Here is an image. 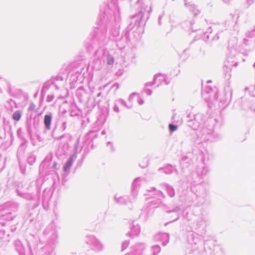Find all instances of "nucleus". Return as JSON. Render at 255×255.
<instances>
[{
  "instance_id": "412c9836",
  "label": "nucleus",
  "mask_w": 255,
  "mask_h": 255,
  "mask_svg": "<svg viewBox=\"0 0 255 255\" xmlns=\"http://www.w3.org/2000/svg\"><path fill=\"white\" fill-rule=\"evenodd\" d=\"M194 20L192 17L188 20H185L181 22V26L183 29L188 31H195L196 29H194L193 27Z\"/></svg>"
},
{
  "instance_id": "473e14b6",
  "label": "nucleus",
  "mask_w": 255,
  "mask_h": 255,
  "mask_svg": "<svg viewBox=\"0 0 255 255\" xmlns=\"http://www.w3.org/2000/svg\"><path fill=\"white\" fill-rule=\"evenodd\" d=\"M54 83V80L53 79H50L46 82H45L42 87L41 90V96L42 97H44L45 96L46 92L49 90L50 87L53 85V84Z\"/></svg>"
},
{
  "instance_id": "37998d69",
  "label": "nucleus",
  "mask_w": 255,
  "mask_h": 255,
  "mask_svg": "<svg viewBox=\"0 0 255 255\" xmlns=\"http://www.w3.org/2000/svg\"><path fill=\"white\" fill-rule=\"evenodd\" d=\"M21 111L20 110H17L13 113L12 116V119L15 121H19L21 117Z\"/></svg>"
},
{
  "instance_id": "a19ab883",
  "label": "nucleus",
  "mask_w": 255,
  "mask_h": 255,
  "mask_svg": "<svg viewBox=\"0 0 255 255\" xmlns=\"http://www.w3.org/2000/svg\"><path fill=\"white\" fill-rule=\"evenodd\" d=\"M164 75L161 74L155 75L154 76V81H156V83H157V87H159L160 85L163 83V80H164Z\"/></svg>"
},
{
  "instance_id": "6e6d98bb",
  "label": "nucleus",
  "mask_w": 255,
  "mask_h": 255,
  "mask_svg": "<svg viewBox=\"0 0 255 255\" xmlns=\"http://www.w3.org/2000/svg\"><path fill=\"white\" fill-rule=\"evenodd\" d=\"M226 67V70H224V71L226 72L225 73V77L228 78V79H229L230 77H231V74L230 73V71H231V67H230V66L228 67V66H226V65H225Z\"/></svg>"
},
{
  "instance_id": "79ce46f5",
  "label": "nucleus",
  "mask_w": 255,
  "mask_h": 255,
  "mask_svg": "<svg viewBox=\"0 0 255 255\" xmlns=\"http://www.w3.org/2000/svg\"><path fill=\"white\" fill-rule=\"evenodd\" d=\"M69 112L71 117H79L80 114V111L76 107H71Z\"/></svg>"
},
{
  "instance_id": "aec40b11",
  "label": "nucleus",
  "mask_w": 255,
  "mask_h": 255,
  "mask_svg": "<svg viewBox=\"0 0 255 255\" xmlns=\"http://www.w3.org/2000/svg\"><path fill=\"white\" fill-rule=\"evenodd\" d=\"M53 118V115L51 112L47 113L43 118V125H44V132L46 133L51 129V123Z\"/></svg>"
},
{
  "instance_id": "f704fd0d",
  "label": "nucleus",
  "mask_w": 255,
  "mask_h": 255,
  "mask_svg": "<svg viewBox=\"0 0 255 255\" xmlns=\"http://www.w3.org/2000/svg\"><path fill=\"white\" fill-rule=\"evenodd\" d=\"M30 203L29 204V208H31V209H29L27 211V213L25 214L24 216V219L25 221H29L30 222H32V221L34 219L33 217V210L35 209L32 208V206L31 205L32 202L31 201H30ZM36 207H35L36 208Z\"/></svg>"
},
{
  "instance_id": "a211bd4d",
  "label": "nucleus",
  "mask_w": 255,
  "mask_h": 255,
  "mask_svg": "<svg viewBox=\"0 0 255 255\" xmlns=\"http://www.w3.org/2000/svg\"><path fill=\"white\" fill-rule=\"evenodd\" d=\"M59 168V166L58 165L56 161H54L52 163L51 167L50 168L51 169L50 171L52 172L51 173L52 178L53 180L52 186L54 187H56L57 184L59 182V176L58 173L56 172V170Z\"/></svg>"
},
{
  "instance_id": "bf43d9fd",
  "label": "nucleus",
  "mask_w": 255,
  "mask_h": 255,
  "mask_svg": "<svg viewBox=\"0 0 255 255\" xmlns=\"http://www.w3.org/2000/svg\"><path fill=\"white\" fill-rule=\"evenodd\" d=\"M129 241H125L122 245V251L125 250L129 245Z\"/></svg>"
},
{
  "instance_id": "7ed1b4c3",
  "label": "nucleus",
  "mask_w": 255,
  "mask_h": 255,
  "mask_svg": "<svg viewBox=\"0 0 255 255\" xmlns=\"http://www.w3.org/2000/svg\"><path fill=\"white\" fill-rule=\"evenodd\" d=\"M186 174L181 179V183L187 187L190 185L192 192L195 195L196 199L192 202V205L196 206L208 205L210 203V190L209 185L201 182L202 179L196 172H191L190 169L186 171Z\"/></svg>"
},
{
  "instance_id": "393cba45",
  "label": "nucleus",
  "mask_w": 255,
  "mask_h": 255,
  "mask_svg": "<svg viewBox=\"0 0 255 255\" xmlns=\"http://www.w3.org/2000/svg\"><path fill=\"white\" fill-rule=\"evenodd\" d=\"M52 159V155L50 154L48 155L42 161L39 166V173L43 174L44 172V168L49 167Z\"/></svg>"
},
{
  "instance_id": "338daca9",
  "label": "nucleus",
  "mask_w": 255,
  "mask_h": 255,
  "mask_svg": "<svg viewBox=\"0 0 255 255\" xmlns=\"http://www.w3.org/2000/svg\"><path fill=\"white\" fill-rule=\"evenodd\" d=\"M250 42L251 40L249 39L245 38L244 39L243 44L245 46L248 45L250 44Z\"/></svg>"
},
{
  "instance_id": "c756f323",
  "label": "nucleus",
  "mask_w": 255,
  "mask_h": 255,
  "mask_svg": "<svg viewBox=\"0 0 255 255\" xmlns=\"http://www.w3.org/2000/svg\"><path fill=\"white\" fill-rule=\"evenodd\" d=\"M166 212L167 213H173V216L174 218V219L172 221H175L179 219L180 215L182 214V210L181 209L180 206H176L175 207L166 210Z\"/></svg>"
},
{
  "instance_id": "ddd939ff",
  "label": "nucleus",
  "mask_w": 255,
  "mask_h": 255,
  "mask_svg": "<svg viewBox=\"0 0 255 255\" xmlns=\"http://www.w3.org/2000/svg\"><path fill=\"white\" fill-rule=\"evenodd\" d=\"M140 177L136 178L133 181L131 185V193L129 196V201L131 203L134 202L137 196L138 189L139 188L140 185Z\"/></svg>"
},
{
  "instance_id": "5701e85b",
  "label": "nucleus",
  "mask_w": 255,
  "mask_h": 255,
  "mask_svg": "<svg viewBox=\"0 0 255 255\" xmlns=\"http://www.w3.org/2000/svg\"><path fill=\"white\" fill-rule=\"evenodd\" d=\"M144 247V244L142 243L136 244L133 247L132 251L126 255H141Z\"/></svg>"
},
{
  "instance_id": "9b49d317",
  "label": "nucleus",
  "mask_w": 255,
  "mask_h": 255,
  "mask_svg": "<svg viewBox=\"0 0 255 255\" xmlns=\"http://www.w3.org/2000/svg\"><path fill=\"white\" fill-rule=\"evenodd\" d=\"M19 204L17 203L14 202H8L0 206V212H3L1 213V215H3V214H10L11 212H15L18 208Z\"/></svg>"
},
{
  "instance_id": "dca6fc26",
  "label": "nucleus",
  "mask_w": 255,
  "mask_h": 255,
  "mask_svg": "<svg viewBox=\"0 0 255 255\" xmlns=\"http://www.w3.org/2000/svg\"><path fill=\"white\" fill-rule=\"evenodd\" d=\"M39 239L33 235L30 236L27 240V245L29 251L32 253V251H36L40 246L38 243Z\"/></svg>"
},
{
  "instance_id": "c9c22d12",
  "label": "nucleus",
  "mask_w": 255,
  "mask_h": 255,
  "mask_svg": "<svg viewBox=\"0 0 255 255\" xmlns=\"http://www.w3.org/2000/svg\"><path fill=\"white\" fill-rule=\"evenodd\" d=\"M162 185L163 187L165 188L166 193H167L168 196L171 198L174 197L175 193L174 189L173 187V186L167 183H163Z\"/></svg>"
},
{
  "instance_id": "69168bd1",
  "label": "nucleus",
  "mask_w": 255,
  "mask_h": 255,
  "mask_svg": "<svg viewBox=\"0 0 255 255\" xmlns=\"http://www.w3.org/2000/svg\"><path fill=\"white\" fill-rule=\"evenodd\" d=\"M143 91L146 93V94L148 96H150L152 94V92L151 90L147 89L146 88H145V89L143 90Z\"/></svg>"
},
{
  "instance_id": "72a5a7b5",
  "label": "nucleus",
  "mask_w": 255,
  "mask_h": 255,
  "mask_svg": "<svg viewBox=\"0 0 255 255\" xmlns=\"http://www.w3.org/2000/svg\"><path fill=\"white\" fill-rule=\"evenodd\" d=\"M76 156L72 155L67 160L63 166V171L65 172H68L73 164L74 160L76 159Z\"/></svg>"
},
{
  "instance_id": "7c9ffc66",
  "label": "nucleus",
  "mask_w": 255,
  "mask_h": 255,
  "mask_svg": "<svg viewBox=\"0 0 255 255\" xmlns=\"http://www.w3.org/2000/svg\"><path fill=\"white\" fill-rule=\"evenodd\" d=\"M159 171H163L164 173L166 174H170L175 171L176 174H178V172L175 167H173L171 164H168L166 166L160 167L158 169Z\"/></svg>"
},
{
  "instance_id": "13d9d810",
  "label": "nucleus",
  "mask_w": 255,
  "mask_h": 255,
  "mask_svg": "<svg viewBox=\"0 0 255 255\" xmlns=\"http://www.w3.org/2000/svg\"><path fill=\"white\" fill-rule=\"evenodd\" d=\"M254 1L255 0H246L244 3L245 7L248 8L250 5L254 3Z\"/></svg>"
},
{
  "instance_id": "20e7f679",
  "label": "nucleus",
  "mask_w": 255,
  "mask_h": 255,
  "mask_svg": "<svg viewBox=\"0 0 255 255\" xmlns=\"http://www.w3.org/2000/svg\"><path fill=\"white\" fill-rule=\"evenodd\" d=\"M42 182L43 179L41 178L31 182L26 189L27 192L23 190L24 185L22 182H15L17 195L25 200L31 201L33 208L37 207L40 202V192Z\"/></svg>"
},
{
  "instance_id": "8fccbe9b",
  "label": "nucleus",
  "mask_w": 255,
  "mask_h": 255,
  "mask_svg": "<svg viewBox=\"0 0 255 255\" xmlns=\"http://www.w3.org/2000/svg\"><path fill=\"white\" fill-rule=\"evenodd\" d=\"M172 120L173 123L177 125H181L182 123V119H180L179 117H177L176 114H173L172 117Z\"/></svg>"
},
{
  "instance_id": "f8f14e48",
  "label": "nucleus",
  "mask_w": 255,
  "mask_h": 255,
  "mask_svg": "<svg viewBox=\"0 0 255 255\" xmlns=\"http://www.w3.org/2000/svg\"><path fill=\"white\" fill-rule=\"evenodd\" d=\"M232 96V91L229 88L226 89L223 93L220 95L219 106L226 107L230 103Z\"/></svg>"
},
{
  "instance_id": "de8ad7c7",
  "label": "nucleus",
  "mask_w": 255,
  "mask_h": 255,
  "mask_svg": "<svg viewBox=\"0 0 255 255\" xmlns=\"http://www.w3.org/2000/svg\"><path fill=\"white\" fill-rule=\"evenodd\" d=\"M101 92H99L97 94L96 97H95L94 99V103L91 104V107H95L96 105H99V103L101 101Z\"/></svg>"
},
{
  "instance_id": "58836bf2",
  "label": "nucleus",
  "mask_w": 255,
  "mask_h": 255,
  "mask_svg": "<svg viewBox=\"0 0 255 255\" xmlns=\"http://www.w3.org/2000/svg\"><path fill=\"white\" fill-rule=\"evenodd\" d=\"M97 136V131L95 130H91L85 136L86 140L92 141Z\"/></svg>"
},
{
  "instance_id": "e433bc0d",
  "label": "nucleus",
  "mask_w": 255,
  "mask_h": 255,
  "mask_svg": "<svg viewBox=\"0 0 255 255\" xmlns=\"http://www.w3.org/2000/svg\"><path fill=\"white\" fill-rule=\"evenodd\" d=\"M14 244L16 250L19 253V254H23L24 251V247L22 244L21 243V242L19 240L17 239L14 241Z\"/></svg>"
},
{
  "instance_id": "a18cd8bd",
  "label": "nucleus",
  "mask_w": 255,
  "mask_h": 255,
  "mask_svg": "<svg viewBox=\"0 0 255 255\" xmlns=\"http://www.w3.org/2000/svg\"><path fill=\"white\" fill-rule=\"evenodd\" d=\"M115 102L117 103V104L120 106H124L128 109H129L131 107V105H128L127 104L126 102L123 99H118L115 101Z\"/></svg>"
},
{
  "instance_id": "4c0bfd02",
  "label": "nucleus",
  "mask_w": 255,
  "mask_h": 255,
  "mask_svg": "<svg viewBox=\"0 0 255 255\" xmlns=\"http://www.w3.org/2000/svg\"><path fill=\"white\" fill-rule=\"evenodd\" d=\"M51 197V194L49 189H45L43 191L42 197V204L44 202H48Z\"/></svg>"
},
{
  "instance_id": "6ab92c4d",
  "label": "nucleus",
  "mask_w": 255,
  "mask_h": 255,
  "mask_svg": "<svg viewBox=\"0 0 255 255\" xmlns=\"http://www.w3.org/2000/svg\"><path fill=\"white\" fill-rule=\"evenodd\" d=\"M154 240L156 242L161 243L162 246H166L169 242V235L166 233H159L154 236Z\"/></svg>"
},
{
  "instance_id": "774afa93",
  "label": "nucleus",
  "mask_w": 255,
  "mask_h": 255,
  "mask_svg": "<svg viewBox=\"0 0 255 255\" xmlns=\"http://www.w3.org/2000/svg\"><path fill=\"white\" fill-rule=\"evenodd\" d=\"M29 138H30V142H31V144L34 146L36 144V143L32 135L29 136Z\"/></svg>"
},
{
  "instance_id": "e2e57ef3",
  "label": "nucleus",
  "mask_w": 255,
  "mask_h": 255,
  "mask_svg": "<svg viewBox=\"0 0 255 255\" xmlns=\"http://www.w3.org/2000/svg\"><path fill=\"white\" fill-rule=\"evenodd\" d=\"M155 83L156 81H154V78H153V80L152 82H147L145 84V88H147L148 87L152 86Z\"/></svg>"
},
{
  "instance_id": "4d7b16f0",
  "label": "nucleus",
  "mask_w": 255,
  "mask_h": 255,
  "mask_svg": "<svg viewBox=\"0 0 255 255\" xmlns=\"http://www.w3.org/2000/svg\"><path fill=\"white\" fill-rule=\"evenodd\" d=\"M67 128V123L66 121H63L60 128L59 129L61 132L64 131Z\"/></svg>"
},
{
  "instance_id": "2eb2a0df",
  "label": "nucleus",
  "mask_w": 255,
  "mask_h": 255,
  "mask_svg": "<svg viewBox=\"0 0 255 255\" xmlns=\"http://www.w3.org/2000/svg\"><path fill=\"white\" fill-rule=\"evenodd\" d=\"M148 204V206L143 207L141 210L139 218L143 221H146L147 219L151 214V209L157 207L153 205V201H150Z\"/></svg>"
},
{
  "instance_id": "1a4fd4ad",
  "label": "nucleus",
  "mask_w": 255,
  "mask_h": 255,
  "mask_svg": "<svg viewBox=\"0 0 255 255\" xmlns=\"http://www.w3.org/2000/svg\"><path fill=\"white\" fill-rule=\"evenodd\" d=\"M90 92H91V90L89 89L86 90L83 87H80L77 89L75 93L76 97L79 102L86 105L88 107H91V105H90L89 102Z\"/></svg>"
},
{
  "instance_id": "6e6552de",
  "label": "nucleus",
  "mask_w": 255,
  "mask_h": 255,
  "mask_svg": "<svg viewBox=\"0 0 255 255\" xmlns=\"http://www.w3.org/2000/svg\"><path fill=\"white\" fill-rule=\"evenodd\" d=\"M145 195L149 196V199H155V200L153 201V205L158 207V206L161 203L162 200L165 198V196L164 193L160 190H157L155 187H149L147 189Z\"/></svg>"
},
{
  "instance_id": "f257e3e1",
  "label": "nucleus",
  "mask_w": 255,
  "mask_h": 255,
  "mask_svg": "<svg viewBox=\"0 0 255 255\" xmlns=\"http://www.w3.org/2000/svg\"><path fill=\"white\" fill-rule=\"evenodd\" d=\"M151 11V7L141 5L139 11L130 17V21L125 31L120 34L121 18L117 0H112L104 3L101 7L98 17V26L94 28L90 39L85 41V47L89 53H93L96 60H94V68H101L102 61L99 59L98 53L100 48L107 44L109 40L114 41L117 47L121 50L124 49L129 42V32L132 31L133 37L139 40L144 32V26Z\"/></svg>"
},
{
  "instance_id": "0e129e2a",
  "label": "nucleus",
  "mask_w": 255,
  "mask_h": 255,
  "mask_svg": "<svg viewBox=\"0 0 255 255\" xmlns=\"http://www.w3.org/2000/svg\"><path fill=\"white\" fill-rule=\"evenodd\" d=\"M54 96L53 94L48 95L47 96L46 101L47 102H51L53 101Z\"/></svg>"
},
{
  "instance_id": "a878e982",
  "label": "nucleus",
  "mask_w": 255,
  "mask_h": 255,
  "mask_svg": "<svg viewBox=\"0 0 255 255\" xmlns=\"http://www.w3.org/2000/svg\"><path fill=\"white\" fill-rule=\"evenodd\" d=\"M114 201L116 204L120 205H127L128 203H131L129 201V196H118L116 195L114 198Z\"/></svg>"
},
{
  "instance_id": "39448f33",
  "label": "nucleus",
  "mask_w": 255,
  "mask_h": 255,
  "mask_svg": "<svg viewBox=\"0 0 255 255\" xmlns=\"http://www.w3.org/2000/svg\"><path fill=\"white\" fill-rule=\"evenodd\" d=\"M43 235L47 239L46 244L44 246L40 244L36 252L37 255H55L52 253L58 243L57 231L51 224L44 229Z\"/></svg>"
},
{
  "instance_id": "c85d7f7f",
  "label": "nucleus",
  "mask_w": 255,
  "mask_h": 255,
  "mask_svg": "<svg viewBox=\"0 0 255 255\" xmlns=\"http://www.w3.org/2000/svg\"><path fill=\"white\" fill-rule=\"evenodd\" d=\"M234 15L232 14H231L229 17L225 21L224 23H222V24H216L217 25H220L221 26H219V28L221 30H223L222 28L223 27L225 28V30H227L228 28H229L230 26H232L233 25L234 23L236 22V21H234Z\"/></svg>"
},
{
  "instance_id": "052dcab7",
  "label": "nucleus",
  "mask_w": 255,
  "mask_h": 255,
  "mask_svg": "<svg viewBox=\"0 0 255 255\" xmlns=\"http://www.w3.org/2000/svg\"><path fill=\"white\" fill-rule=\"evenodd\" d=\"M51 79H54L56 82L57 83L58 81H63L64 78L61 75H57L55 77H52Z\"/></svg>"
},
{
  "instance_id": "603ef678",
  "label": "nucleus",
  "mask_w": 255,
  "mask_h": 255,
  "mask_svg": "<svg viewBox=\"0 0 255 255\" xmlns=\"http://www.w3.org/2000/svg\"><path fill=\"white\" fill-rule=\"evenodd\" d=\"M26 131L29 136L32 135V125L30 122H27L26 125Z\"/></svg>"
},
{
  "instance_id": "f03ea898",
  "label": "nucleus",
  "mask_w": 255,
  "mask_h": 255,
  "mask_svg": "<svg viewBox=\"0 0 255 255\" xmlns=\"http://www.w3.org/2000/svg\"><path fill=\"white\" fill-rule=\"evenodd\" d=\"M185 121L187 126L193 129L191 138L195 144L209 141L216 142L222 139V135L213 131L216 119H208L202 114L196 115L187 113Z\"/></svg>"
},
{
  "instance_id": "2f4dec72",
  "label": "nucleus",
  "mask_w": 255,
  "mask_h": 255,
  "mask_svg": "<svg viewBox=\"0 0 255 255\" xmlns=\"http://www.w3.org/2000/svg\"><path fill=\"white\" fill-rule=\"evenodd\" d=\"M191 160L187 156H183L180 161V165L182 167V171L183 173H185L186 168L190 166Z\"/></svg>"
},
{
  "instance_id": "cd10ccee",
  "label": "nucleus",
  "mask_w": 255,
  "mask_h": 255,
  "mask_svg": "<svg viewBox=\"0 0 255 255\" xmlns=\"http://www.w3.org/2000/svg\"><path fill=\"white\" fill-rule=\"evenodd\" d=\"M3 90H6L10 94L11 92L10 84L6 79L0 78V93H2Z\"/></svg>"
},
{
  "instance_id": "680f3d73",
  "label": "nucleus",
  "mask_w": 255,
  "mask_h": 255,
  "mask_svg": "<svg viewBox=\"0 0 255 255\" xmlns=\"http://www.w3.org/2000/svg\"><path fill=\"white\" fill-rule=\"evenodd\" d=\"M120 106L117 104V103L115 101L114 106L113 107V110L115 112L119 113L120 112L119 109Z\"/></svg>"
},
{
  "instance_id": "49530a36",
  "label": "nucleus",
  "mask_w": 255,
  "mask_h": 255,
  "mask_svg": "<svg viewBox=\"0 0 255 255\" xmlns=\"http://www.w3.org/2000/svg\"><path fill=\"white\" fill-rule=\"evenodd\" d=\"M160 250L161 248L159 245H154L152 247L151 252L152 255H157L160 253Z\"/></svg>"
},
{
  "instance_id": "423d86ee",
  "label": "nucleus",
  "mask_w": 255,
  "mask_h": 255,
  "mask_svg": "<svg viewBox=\"0 0 255 255\" xmlns=\"http://www.w3.org/2000/svg\"><path fill=\"white\" fill-rule=\"evenodd\" d=\"M220 25L214 23L207 30L201 35V38L208 44H212L216 42L222 36L223 30L219 28Z\"/></svg>"
},
{
  "instance_id": "864d4df0",
  "label": "nucleus",
  "mask_w": 255,
  "mask_h": 255,
  "mask_svg": "<svg viewBox=\"0 0 255 255\" xmlns=\"http://www.w3.org/2000/svg\"><path fill=\"white\" fill-rule=\"evenodd\" d=\"M114 58L111 55H108L107 56V62L109 65H113L114 63Z\"/></svg>"
},
{
  "instance_id": "f3484780",
  "label": "nucleus",
  "mask_w": 255,
  "mask_h": 255,
  "mask_svg": "<svg viewBox=\"0 0 255 255\" xmlns=\"http://www.w3.org/2000/svg\"><path fill=\"white\" fill-rule=\"evenodd\" d=\"M207 221V219L203 216L200 217L197 220L196 222L195 230L198 233L201 234H205Z\"/></svg>"
},
{
  "instance_id": "ea45409f",
  "label": "nucleus",
  "mask_w": 255,
  "mask_h": 255,
  "mask_svg": "<svg viewBox=\"0 0 255 255\" xmlns=\"http://www.w3.org/2000/svg\"><path fill=\"white\" fill-rule=\"evenodd\" d=\"M185 5H187L189 11L193 13V15L196 16L200 12L199 10L197 8L196 6L194 4L187 5L185 3Z\"/></svg>"
},
{
  "instance_id": "09e8293b",
  "label": "nucleus",
  "mask_w": 255,
  "mask_h": 255,
  "mask_svg": "<svg viewBox=\"0 0 255 255\" xmlns=\"http://www.w3.org/2000/svg\"><path fill=\"white\" fill-rule=\"evenodd\" d=\"M82 149V147L79 145V138H77L74 146V150L75 153H80Z\"/></svg>"
},
{
  "instance_id": "5fc2aeb1",
  "label": "nucleus",
  "mask_w": 255,
  "mask_h": 255,
  "mask_svg": "<svg viewBox=\"0 0 255 255\" xmlns=\"http://www.w3.org/2000/svg\"><path fill=\"white\" fill-rule=\"evenodd\" d=\"M17 135L18 137L20 138L23 140L26 141V140L22 135V129L21 128H19L17 130Z\"/></svg>"
},
{
  "instance_id": "3c124183",
  "label": "nucleus",
  "mask_w": 255,
  "mask_h": 255,
  "mask_svg": "<svg viewBox=\"0 0 255 255\" xmlns=\"http://www.w3.org/2000/svg\"><path fill=\"white\" fill-rule=\"evenodd\" d=\"M178 125L173 123L169 124L168 125V128L170 132L171 133L176 131L178 129Z\"/></svg>"
},
{
  "instance_id": "4be33fe9",
  "label": "nucleus",
  "mask_w": 255,
  "mask_h": 255,
  "mask_svg": "<svg viewBox=\"0 0 255 255\" xmlns=\"http://www.w3.org/2000/svg\"><path fill=\"white\" fill-rule=\"evenodd\" d=\"M202 160L203 161L202 165L198 166V167L196 169V172L197 173L198 175H199L202 178L204 176L206 175L209 172V169L208 167L206 166L204 163V158H203Z\"/></svg>"
},
{
  "instance_id": "0eeeda50",
  "label": "nucleus",
  "mask_w": 255,
  "mask_h": 255,
  "mask_svg": "<svg viewBox=\"0 0 255 255\" xmlns=\"http://www.w3.org/2000/svg\"><path fill=\"white\" fill-rule=\"evenodd\" d=\"M202 97L206 102L209 108H212V103L218 101V90L216 88H212L206 86L202 91Z\"/></svg>"
},
{
  "instance_id": "c03bdc74",
  "label": "nucleus",
  "mask_w": 255,
  "mask_h": 255,
  "mask_svg": "<svg viewBox=\"0 0 255 255\" xmlns=\"http://www.w3.org/2000/svg\"><path fill=\"white\" fill-rule=\"evenodd\" d=\"M36 159V156L31 153L29 154V155L27 157V162L30 165H32L35 163Z\"/></svg>"
},
{
  "instance_id": "4468645a",
  "label": "nucleus",
  "mask_w": 255,
  "mask_h": 255,
  "mask_svg": "<svg viewBox=\"0 0 255 255\" xmlns=\"http://www.w3.org/2000/svg\"><path fill=\"white\" fill-rule=\"evenodd\" d=\"M61 132L58 129L57 123L54 124L53 128L51 133V136L55 140H61L62 139L66 137L68 138L70 140L72 139V135L69 133H65L60 134Z\"/></svg>"
},
{
  "instance_id": "b1692460",
  "label": "nucleus",
  "mask_w": 255,
  "mask_h": 255,
  "mask_svg": "<svg viewBox=\"0 0 255 255\" xmlns=\"http://www.w3.org/2000/svg\"><path fill=\"white\" fill-rule=\"evenodd\" d=\"M187 241L189 244L191 245L198 244L200 242L199 234L191 232L189 233L187 235Z\"/></svg>"
},
{
  "instance_id": "bb28decb",
  "label": "nucleus",
  "mask_w": 255,
  "mask_h": 255,
  "mask_svg": "<svg viewBox=\"0 0 255 255\" xmlns=\"http://www.w3.org/2000/svg\"><path fill=\"white\" fill-rule=\"evenodd\" d=\"M130 232L128 233L127 235L130 237H133L135 236L138 235L140 232V228L139 225L133 222L130 225Z\"/></svg>"
},
{
  "instance_id": "9d476101",
  "label": "nucleus",
  "mask_w": 255,
  "mask_h": 255,
  "mask_svg": "<svg viewBox=\"0 0 255 255\" xmlns=\"http://www.w3.org/2000/svg\"><path fill=\"white\" fill-rule=\"evenodd\" d=\"M86 242L87 244L91 247L92 249L95 251L101 252L104 250V245L94 236H87Z\"/></svg>"
}]
</instances>
